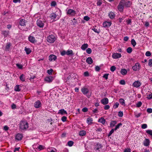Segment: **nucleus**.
Wrapping results in <instances>:
<instances>
[{"label":"nucleus","instance_id":"15","mask_svg":"<svg viewBox=\"0 0 152 152\" xmlns=\"http://www.w3.org/2000/svg\"><path fill=\"white\" fill-rule=\"evenodd\" d=\"M124 6L126 7H130L132 4V3L130 1L125 2V1L124 0Z\"/></svg>","mask_w":152,"mask_h":152},{"label":"nucleus","instance_id":"21","mask_svg":"<svg viewBox=\"0 0 152 152\" xmlns=\"http://www.w3.org/2000/svg\"><path fill=\"white\" fill-rule=\"evenodd\" d=\"M98 122H100L103 124H104V116L100 118L98 120Z\"/></svg>","mask_w":152,"mask_h":152},{"label":"nucleus","instance_id":"8","mask_svg":"<svg viewBox=\"0 0 152 152\" xmlns=\"http://www.w3.org/2000/svg\"><path fill=\"white\" fill-rule=\"evenodd\" d=\"M54 79L53 77L50 76L46 77L45 80L47 82L50 83L52 82Z\"/></svg>","mask_w":152,"mask_h":152},{"label":"nucleus","instance_id":"42","mask_svg":"<svg viewBox=\"0 0 152 152\" xmlns=\"http://www.w3.org/2000/svg\"><path fill=\"white\" fill-rule=\"evenodd\" d=\"M119 102L122 105L125 104L124 100L123 99H120L119 100Z\"/></svg>","mask_w":152,"mask_h":152},{"label":"nucleus","instance_id":"64","mask_svg":"<svg viewBox=\"0 0 152 152\" xmlns=\"http://www.w3.org/2000/svg\"><path fill=\"white\" fill-rule=\"evenodd\" d=\"M100 69V68L98 66H96L95 67V70L96 71H99Z\"/></svg>","mask_w":152,"mask_h":152},{"label":"nucleus","instance_id":"44","mask_svg":"<svg viewBox=\"0 0 152 152\" xmlns=\"http://www.w3.org/2000/svg\"><path fill=\"white\" fill-rule=\"evenodd\" d=\"M53 72V70L52 69H50L49 70H48L47 71V73L50 75L52 74V72Z\"/></svg>","mask_w":152,"mask_h":152},{"label":"nucleus","instance_id":"60","mask_svg":"<svg viewBox=\"0 0 152 152\" xmlns=\"http://www.w3.org/2000/svg\"><path fill=\"white\" fill-rule=\"evenodd\" d=\"M147 111L149 113H152V109L151 108H148L147 109Z\"/></svg>","mask_w":152,"mask_h":152},{"label":"nucleus","instance_id":"22","mask_svg":"<svg viewBox=\"0 0 152 152\" xmlns=\"http://www.w3.org/2000/svg\"><path fill=\"white\" fill-rule=\"evenodd\" d=\"M9 33V31H2V34L4 35V38L7 37V36L8 35Z\"/></svg>","mask_w":152,"mask_h":152},{"label":"nucleus","instance_id":"29","mask_svg":"<svg viewBox=\"0 0 152 152\" xmlns=\"http://www.w3.org/2000/svg\"><path fill=\"white\" fill-rule=\"evenodd\" d=\"M92 30H93L96 33H99L100 32L99 30H98V29L96 28V26H94L92 28Z\"/></svg>","mask_w":152,"mask_h":152},{"label":"nucleus","instance_id":"9","mask_svg":"<svg viewBox=\"0 0 152 152\" xmlns=\"http://www.w3.org/2000/svg\"><path fill=\"white\" fill-rule=\"evenodd\" d=\"M37 24L38 26L40 28H42L44 26V23L42 21L39 20H37Z\"/></svg>","mask_w":152,"mask_h":152},{"label":"nucleus","instance_id":"24","mask_svg":"<svg viewBox=\"0 0 152 152\" xmlns=\"http://www.w3.org/2000/svg\"><path fill=\"white\" fill-rule=\"evenodd\" d=\"M117 124V121H112L110 123V126L113 127Z\"/></svg>","mask_w":152,"mask_h":152},{"label":"nucleus","instance_id":"57","mask_svg":"<svg viewBox=\"0 0 152 152\" xmlns=\"http://www.w3.org/2000/svg\"><path fill=\"white\" fill-rule=\"evenodd\" d=\"M67 118L65 116H64L61 118V120L63 122H64L66 121Z\"/></svg>","mask_w":152,"mask_h":152},{"label":"nucleus","instance_id":"33","mask_svg":"<svg viewBox=\"0 0 152 152\" xmlns=\"http://www.w3.org/2000/svg\"><path fill=\"white\" fill-rule=\"evenodd\" d=\"M93 119L91 118H88L87 119V122L88 125L91 124L92 123Z\"/></svg>","mask_w":152,"mask_h":152},{"label":"nucleus","instance_id":"1","mask_svg":"<svg viewBox=\"0 0 152 152\" xmlns=\"http://www.w3.org/2000/svg\"><path fill=\"white\" fill-rule=\"evenodd\" d=\"M28 124L26 121H21L20 124V128L21 130L27 129L28 128Z\"/></svg>","mask_w":152,"mask_h":152},{"label":"nucleus","instance_id":"36","mask_svg":"<svg viewBox=\"0 0 152 152\" xmlns=\"http://www.w3.org/2000/svg\"><path fill=\"white\" fill-rule=\"evenodd\" d=\"M14 90L16 91H20V88L19 85H16L15 87Z\"/></svg>","mask_w":152,"mask_h":152},{"label":"nucleus","instance_id":"34","mask_svg":"<svg viewBox=\"0 0 152 152\" xmlns=\"http://www.w3.org/2000/svg\"><path fill=\"white\" fill-rule=\"evenodd\" d=\"M25 50L26 51L27 54H29L31 52V50L29 48H27L26 47L25 48Z\"/></svg>","mask_w":152,"mask_h":152},{"label":"nucleus","instance_id":"62","mask_svg":"<svg viewBox=\"0 0 152 152\" xmlns=\"http://www.w3.org/2000/svg\"><path fill=\"white\" fill-rule=\"evenodd\" d=\"M151 55V53L149 51H147L145 53V55L147 56H149Z\"/></svg>","mask_w":152,"mask_h":152},{"label":"nucleus","instance_id":"14","mask_svg":"<svg viewBox=\"0 0 152 152\" xmlns=\"http://www.w3.org/2000/svg\"><path fill=\"white\" fill-rule=\"evenodd\" d=\"M23 137V136L21 134L18 133L16 135L15 139L18 140H22Z\"/></svg>","mask_w":152,"mask_h":152},{"label":"nucleus","instance_id":"7","mask_svg":"<svg viewBox=\"0 0 152 152\" xmlns=\"http://www.w3.org/2000/svg\"><path fill=\"white\" fill-rule=\"evenodd\" d=\"M140 65L139 63H136L135 65L133 66L132 68L133 70L136 71L140 69Z\"/></svg>","mask_w":152,"mask_h":152},{"label":"nucleus","instance_id":"59","mask_svg":"<svg viewBox=\"0 0 152 152\" xmlns=\"http://www.w3.org/2000/svg\"><path fill=\"white\" fill-rule=\"evenodd\" d=\"M92 112L94 113H97L98 112V110L97 108L94 109H93V110H92Z\"/></svg>","mask_w":152,"mask_h":152},{"label":"nucleus","instance_id":"40","mask_svg":"<svg viewBox=\"0 0 152 152\" xmlns=\"http://www.w3.org/2000/svg\"><path fill=\"white\" fill-rule=\"evenodd\" d=\"M126 51L128 53H130L132 51V49L131 47H129L127 48Z\"/></svg>","mask_w":152,"mask_h":152},{"label":"nucleus","instance_id":"37","mask_svg":"<svg viewBox=\"0 0 152 152\" xmlns=\"http://www.w3.org/2000/svg\"><path fill=\"white\" fill-rule=\"evenodd\" d=\"M20 79L23 82L25 81V78L24 77V75L23 74L21 75L20 77Z\"/></svg>","mask_w":152,"mask_h":152},{"label":"nucleus","instance_id":"18","mask_svg":"<svg viewBox=\"0 0 152 152\" xmlns=\"http://www.w3.org/2000/svg\"><path fill=\"white\" fill-rule=\"evenodd\" d=\"M58 114L63 115L64 114H67V113L66 110H64V109H61L60 110L58 111Z\"/></svg>","mask_w":152,"mask_h":152},{"label":"nucleus","instance_id":"11","mask_svg":"<svg viewBox=\"0 0 152 152\" xmlns=\"http://www.w3.org/2000/svg\"><path fill=\"white\" fill-rule=\"evenodd\" d=\"M112 56L113 58L116 59L120 58L121 56V54L116 53H113Z\"/></svg>","mask_w":152,"mask_h":152},{"label":"nucleus","instance_id":"25","mask_svg":"<svg viewBox=\"0 0 152 152\" xmlns=\"http://www.w3.org/2000/svg\"><path fill=\"white\" fill-rule=\"evenodd\" d=\"M150 141L148 139H145L144 142V145L145 146H148L149 145Z\"/></svg>","mask_w":152,"mask_h":152},{"label":"nucleus","instance_id":"3","mask_svg":"<svg viewBox=\"0 0 152 152\" xmlns=\"http://www.w3.org/2000/svg\"><path fill=\"white\" fill-rule=\"evenodd\" d=\"M66 11L67 15H69V16H74L76 14V11L73 9H67Z\"/></svg>","mask_w":152,"mask_h":152},{"label":"nucleus","instance_id":"50","mask_svg":"<svg viewBox=\"0 0 152 152\" xmlns=\"http://www.w3.org/2000/svg\"><path fill=\"white\" fill-rule=\"evenodd\" d=\"M16 65L17 67H18L19 69H22L23 66L22 65L17 64H16Z\"/></svg>","mask_w":152,"mask_h":152},{"label":"nucleus","instance_id":"38","mask_svg":"<svg viewBox=\"0 0 152 152\" xmlns=\"http://www.w3.org/2000/svg\"><path fill=\"white\" fill-rule=\"evenodd\" d=\"M131 43L133 47H134L136 44V42L134 39H132Z\"/></svg>","mask_w":152,"mask_h":152},{"label":"nucleus","instance_id":"31","mask_svg":"<svg viewBox=\"0 0 152 152\" xmlns=\"http://www.w3.org/2000/svg\"><path fill=\"white\" fill-rule=\"evenodd\" d=\"M121 72L122 75H125L127 74V71L125 69H121Z\"/></svg>","mask_w":152,"mask_h":152},{"label":"nucleus","instance_id":"43","mask_svg":"<svg viewBox=\"0 0 152 152\" xmlns=\"http://www.w3.org/2000/svg\"><path fill=\"white\" fill-rule=\"evenodd\" d=\"M74 144V142L72 141H70L68 142L67 144L69 146H72Z\"/></svg>","mask_w":152,"mask_h":152},{"label":"nucleus","instance_id":"4","mask_svg":"<svg viewBox=\"0 0 152 152\" xmlns=\"http://www.w3.org/2000/svg\"><path fill=\"white\" fill-rule=\"evenodd\" d=\"M124 0H122L120 2L117 6L118 9L120 12H122L123 11L124 7Z\"/></svg>","mask_w":152,"mask_h":152},{"label":"nucleus","instance_id":"5","mask_svg":"<svg viewBox=\"0 0 152 152\" xmlns=\"http://www.w3.org/2000/svg\"><path fill=\"white\" fill-rule=\"evenodd\" d=\"M56 38L53 35H51L48 37L47 38V41L50 43H53L55 41Z\"/></svg>","mask_w":152,"mask_h":152},{"label":"nucleus","instance_id":"23","mask_svg":"<svg viewBox=\"0 0 152 152\" xmlns=\"http://www.w3.org/2000/svg\"><path fill=\"white\" fill-rule=\"evenodd\" d=\"M12 45V44L10 42H8L7 43L5 47V50H9L10 47Z\"/></svg>","mask_w":152,"mask_h":152},{"label":"nucleus","instance_id":"32","mask_svg":"<svg viewBox=\"0 0 152 152\" xmlns=\"http://www.w3.org/2000/svg\"><path fill=\"white\" fill-rule=\"evenodd\" d=\"M86 134V131L83 130L80 132L79 134L80 136H84Z\"/></svg>","mask_w":152,"mask_h":152},{"label":"nucleus","instance_id":"52","mask_svg":"<svg viewBox=\"0 0 152 152\" xmlns=\"http://www.w3.org/2000/svg\"><path fill=\"white\" fill-rule=\"evenodd\" d=\"M90 18L87 16H85L84 17L83 19L86 20V21H88L89 20Z\"/></svg>","mask_w":152,"mask_h":152},{"label":"nucleus","instance_id":"51","mask_svg":"<svg viewBox=\"0 0 152 152\" xmlns=\"http://www.w3.org/2000/svg\"><path fill=\"white\" fill-rule=\"evenodd\" d=\"M118 115L120 117H122L123 115V112L121 111L119 112L118 113Z\"/></svg>","mask_w":152,"mask_h":152},{"label":"nucleus","instance_id":"47","mask_svg":"<svg viewBox=\"0 0 152 152\" xmlns=\"http://www.w3.org/2000/svg\"><path fill=\"white\" fill-rule=\"evenodd\" d=\"M116 69L115 67V66H112L111 67L110 70L111 72H114Z\"/></svg>","mask_w":152,"mask_h":152},{"label":"nucleus","instance_id":"49","mask_svg":"<svg viewBox=\"0 0 152 152\" xmlns=\"http://www.w3.org/2000/svg\"><path fill=\"white\" fill-rule=\"evenodd\" d=\"M142 104V103L141 102L139 101L136 104V106L137 107H140Z\"/></svg>","mask_w":152,"mask_h":152},{"label":"nucleus","instance_id":"55","mask_svg":"<svg viewBox=\"0 0 152 152\" xmlns=\"http://www.w3.org/2000/svg\"><path fill=\"white\" fill-rule=\"evenodd\" d=\"M147 125L146 124H143L142 125L141 128L143 129H145L147 128Z\"/></svg>","mask_w":152,"mask_h":152},{"label":"nucleus","instance_id":"39","mask_svg":"<svg viewBox=\"0 0 152 152\" xmlns=\"http://www.w3.org/2000/svg\"><path fill=\"white\" fill-rule=\"evenodd\" d=\"M122 124L121 123H120L118 124V125L116 126L115 127V128L114 129V130L115 131H116L118 129L120 126H122Z\"/></svg>","mask_w":152,"mask_h":152},{"label":"nucleus","instance_id":"46","mask_svg":"<svg viewBox=\"0 0 152 152\" xmlns=\"http://www.w3.org/2000/svg\"><path fill=\"white\" fill-rule=\"evenodd\" d=\"M91 49L89 48H87L86 50V53L89 54H90L91 53Z\"/></svg>","mask_w":152,"mask_h":152},{"label":"nucleus","instance_id":"30","mask_svg":"<svg viewBox=\"0 0 152 152\" xmlns=\"http://www.w3.org/2000/svg\"><path fill=\"white\" fill-rule=\"evenodd\" d=\"M88 45L87 44H85L82 45L81 48L82 50H85L88 47Z\"/></svg>","mask_w":152,"mask_h":152},{"label":"nucleus","instance_id":"63","mask_svg":"<svg viewBox=\"0 0 152 152\" xmlns=\"http://www.w3.org/2000/svg\"><path fill=\"white\" fill-rule=\"evenodd\" d=\"M84 75L85 77L88 76L89 75V73L88 72H85L84 73Z\"/></svg>","mask_w":152,"mask_h":152},{"label":"nucleus","instance_id":"17","mask_svg":"<svg viewBox=\"0 0 152 152\" xmlns=\"http://www.w3.org/2000/svg\"><path fill=\"white\" fill-rule=\"evenodd\" d=\"M26 21L24 19H21L20 20L19 24L21 26H24L26 25Z\"/></svg>","mask_w":152,"mask_h":152},{"label":"nucleus","instance_id":"26","mask_svg":"<svg viewBox=\"0 0 152 152\" xmlns=\"http://www.w3.org/2000/svg\"><path fill=\"white\" fill-rule=\"evenodd\" d=\"M56 151V150L55 148H49L47 149L48 152H57Z\"/></svg>","mask_w":152,"mask_h":152},{"label":"nucleus","instance_id":"61","mask_svg":"<svg viewBox=\"0 0 152 152\" xmlns=\"http://www.w3.org/2000/svg\"><path fill=\"white\" fill-rule=\"evenodd\" d=\"M149 66L152 67V59H151L149 60L148 64Z\"/></svg>","mask_w":152,"mask_h":152},{"label":"nucleus","instance_id":"58","mask_svg":"<svg viewBox=\"0 0 152 152\" xmlns=\"http://www.w3.org/2000/svg\"><path fill=\"white\" fill-rule=\"evenodd\" d=\"M82 111L84 112H86L88 111V109L86 107H84L82 109Z\"/></svg>","mask_w":152,"mask_h":152},{"label":"nucleus","instance_id":"12","mask_svg":"<svg viewBox=\"0 0 152 152\" xmlns=\"http://www.w3.org/2000/svg\"><path fill=\"white\" fill-rule=\"evenodd\" d=\"M141 85V83L139 81H135L133 83V86L134 87L138 88Z\"/></svg>","mask_w":152,"mask_h":152},{"label":"nucleus","instance_id":"27","mask_svg":"<svg viewBox=\"0 0 152 152\" xmlns=\"http://www.w3.org/2000/svg\"><path fill=\"white\" fill-rule=\"evenodd\" d=\"M111 25V21L107 22L105 21V27H108Z\"/></svg>","mask_w":152,"mask_h":152},{"label":"nucleus","instance_id":"20","mask_svg":"<svg viewBox=\"0 0 152 152\" xmlns=\"http://www.w3.org/2000/svg\"><path fill=\"white\" fill-rule=\"evenodd\" d=\"M108 16L109 17L110 19H113L115 17V14L114 12H110Z\"/></svg>","mask_w":152,"mask_h":152},{"label":"nucleus","instance_id":"13","mask_svg":"<svg viewBox=\"0 0 152 152\" xmlns=\"http://www.w3.org/2000/svg\"><path fill=\"white\" fill-rule=\"evenodd\" d=\"M28 39L29 41L32 43H34L36 42V40L35 37H34L32 36L31 35L29 36L28 37Z\"/></svg>","mask_w":152,"mask_h":152},{"label":"nucleus","instance_id":"16","mask_svg":"<svg viewBox=\"0 0 152 152\" xmlns=\"http://www.w3.org/2000/svg\"><path fill=\"white\" fill-rule=\"evenodd\" d=\"M49 60L50 61H52L53 60L55 61L57 58L56 56L54 55H50L49 56Z\"/></svg>","mask_w":152,"mask_h":152},{"label":"nucleus","instance_id":"35","mask_svg":"<svg viewBox=\"0 0 152 152\" xmlns=\"http://www.w3.org/2000/svg\"><path fill=\"white\" fill-rule=\"evenodd\" d=\"M96 146V147L95 148V149L96 150H98L100 148H101L102 147L101 145L99 143H96V145H95Z\"/></svg>","mask_w":152,"mask_h":152},{"label":"nucleus","instance_id":"28","mask_svg":"<svg viewBox=\"0 0 152 152\" xmlns=\"http://www.w3.org/2000/svg\"><path fill=\"white\" fill-rule=\"evenodd\" d=\"M66 54L68 55L72 56L74 54L72 50H68L66 52Z\"/></svg>","mask_w":152,"mask_h":152},{"label":"nucleus","instance_id":"19","mask_svg":"<svg viewBox=\"0 0 152 152\" xmlns=\"http://www.w3.org/2000/svg\"><path fill=\"white\" fill-rule=\"evenodd\" d=\"M86 61L88 64H91L93 63V60L91 57H89L87 58Z\"/></svg>","mask_w":152,"mask_h":152},{"label":"nucleus","instance_id":"41","mask_svg":"<svg viewBox=\"0 0 152 152\" xmlns=\"http://www.w3.org/2000/svg\"><path fill=\"white\" fill-rule=\"evenodd\" d=\"M37 148L39 150H41L45 149V147L42 145H39Z\"/></svg>","mask_w":152,"mask_h":152},{"label":"nucleus","instance_id":"48","mask_svg":"<svg viewBox=\"0 0 152 152\" xmlns=\"http://www.w3.org/2000/svg\"><path fill=\"white\" fill-rule=\"evenodd\" d=\"M119 105V104L118 102H116L115 104H114L113 105V107L114 109H116L118 107V105Z\"/></svg>","mask_w":152,"mask_h":152},{"label":"nucleus","instance_id":"45","mask_svg":"<svg viewBox=\"0 0 152 152\" xmlns=\"http://www.w3.org/2000/svg\"><path fill=\"white\" fill-rule=\"evenodd\" d=\"M74 75V73L71 74L70 75H69L67 77H66V79L68 80L71 79L72 78V75L73 76V75Z\"/></svg>","mask_w":152,"mask_h":152},{"label":"nucleus","instance_id":"53","mask_svg":"<svg viewBox=\"0 0 152 152\" xmlns=\"http://www.w3.org/2000/svg\"><path fill=\"white\" fill-rule=\"evenodd\" d=\"M146 132L148 134L150 135H151L152 136V130H147L146 131Z\"/></svg>","mask_w":152,"mask_h":152},{"label":"nucleus","instance_id":"54","mask_svg":"<svg viewBox=\"0 0 152 152\" xmlns=\"http://www.w3.org/2000/svg\"><path fill=\"white\" fill-rule=\"evenodd\" d=\"M56 4V2L55 1H52L51 3V6H55Z\"/></svg>","mask_w":152,"mask_h":152},{"label":"nucleus","instance_id":"6","mask_svg":"<svg viewBox=\"0 0 152 152\" xmlns=\"http://www.w3.org/2000/svg\"><path fill=\"white\" fill-rule=\"evenodd\" d=\"M50 18L54 21H56L60 18L59 16L56 15V12L51 13L50 15Z\"/></svg>","mask_w":152,"mask_h":152},{"label":"nucleus","instance_id":"10","mask_svg":"<svg viewBox=\"0 0 152 152\" xmlns=\"http://www.w3.org/2000/svg\"><path fill=\"white\" fill-rule=\"evenodd\" d=\"M41 103L39 100H37L34 103V106L37 108H39L41 107Z\"/></svg>","mask_w":152,"mask_h":152},{"label":"nucleus","instance_id":"2","mask_svg":"<svg viewBox=\"0 0 152 152\" xmlns=\"http://www.w3.org/2000/svg\"><path fill=\"white\" fill-rule=\"evenodd\" d=\"M81 91L85 95H86L88 98L90 97L91 96V93H89L88 89L86 88L83 87L81 89Z\"/></svg>","mask_w":152,"mask_h":152},{"label":"nucleus","instance_id":"56","mask_svg":"<svg viewBox=\"0 0 152 152\" xmlns=\"http://www.w3.org/2000/svg\"><path fill=\"white\" fill-rule=\"evenodd\" d=\"M114 129H112L110 131L109 134H108V136L109 137L114 132Z\"/></svg>","mask_w":152,"mask_h":152}]
</instances>
